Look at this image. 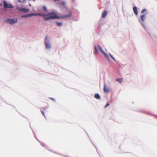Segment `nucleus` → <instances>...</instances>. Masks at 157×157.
<instances>
[{
  "mask_svg": "<svg viewBox=\"0 0 157 157\" xmlns=\"http://www.w3.org/2000/svg\"><path fill=\"white\" fill-rule=\"evenodd\" d=\"M34 14H36L34 16L39 15L41 17L45 16V17L43 18V19L45 21H48L50 19H54L57 18L59 19L60 18V17L57 16L54 12H52L47 14L41 13Z\"/></svg>",
  "mask_w": 157,
  "mask_h": 157,
  "instance_id": "obj_1",
  "label": "nucleus"
},
{
  "mask_svg": "<svg viewBox=\"0 0 157 157\" xmlns=\"http://www.w3.org/2000/svg\"><path fill=\"white\" fill-rule=\"evenodd\" d=\"M64 12L65 13V14L63 16L61 17H60V18H63L69 17H71L72 13L71 11L70 10L66 8L65 9Z\"/></svg>",
  "mask_w": 157,
  "mask_h": 157,
  "instance_id": "obj_2",
  "label": "nucleus"
},
{
  "mask_svg": "<svg viewBox=\"0 0 157 157\" xmlns=\"http://www.w3.org/2000/svg\"><path fill=\"white\" fill-rule=\"evenodd\" d=\"M17 19H10L8 18L7 19L6 21V22L7 23H9L10 24H13L15 23H16L17 22Z\"/></svg>",
  "mask_w": 157,
  "mask_h": 157,
  "instance_id": "obj_3",
  "label": "nucleus"
},
{
  "mask_svg": "<svg viewBox=\"0 0 157 157\" xmlns=\"http://www.w3.org/2000/svg\"><path fill=\"white\" fill-rule=\"evenodd\" d=\"M4 7L5 8H12L13 6L11 4H8L6 1L3 2Z\"/></svg>",
  "mask_w": 157,
  "mask_h": 157,
  "instance_id": "obj_4",
  "label": "nucleus"
},
{
  "mask_svg": "<svg viewBox=\"0 0 157 157\" xmlns=\"http://www.w3.org/2000/svg\"><path fill=\"white\" fill-rule=\"evenodd\" d=\"M47 39V36H46L45 38V44L46 45V48L47 49H49L51 48V46L48 42H47L46 40Z\"/></svg>",
  "mask_w": 157,
  "mask_h": 157,
  "instance_id": "obj_5",
  "label": "nucleus"
},
{
  "mask_svg": "<svg viewBox=\"0 0 157 157\" xmlns=\"http://www.w3.org/2000/svg\"><path fill=\"white\" fill-rule=\"evenodd\" d=\"M35 14H35L34 13L29 14L25 15H22L21 17H30L33 16H34Z\"/></svg>",
  "mask_w": 157,
  "mask_h": 157,
  "instance_id": "obj_6",
  "label": "nucleus"
},
{
  "mask_svg": "<svg viewBox=\"0 0 157 157\" xmlns=\"http://www.w3.org/2000/svg\"><path fill=\"white\" fill-rule=\"evenodd\" d=\"M103 90L104 92L108 93L109 92V88L107 85H104Z\"/></svg>",
  "mask_w": 157,
  "mask_h": 157,
  "instance_id": "obj_7",
  "label": "nucleus"
},
{
  "mask_svg": "<svg viewBox=\"0 0 157 157\" xmlns=\"http://www.w3.org/2000/svg\"><path fill=\"white\" fill-rule=\"evenodd\" d=\"M19 10L22 11H23L25 12H28L29 11V10L28 9L25 8H19Z\"/></svg>",
  "mask_w": 157,
  "mask_h": 157,
  "instance_id": "obj_8",
  "label": "nucleus"
},
{
  "mask_svg": "<svg viewBox=\"0 0 157 157\" xmlns=\"http://www.w3.org/2000/svg\"><path fill=\"white\" fill-rule=\"evenodd\" d=\"M147 13H144L141 16V20L142 21H144L145 19L146 18Z\"/></svg>",
  "mask_w": 157,
  "mask_h": 157,
  "instance_id": "obj_9",
  "label": "nucleus"
},
{
  "mask_svg": "<svg viewBox=\"0 0 157 157\" xmlns=\"http://www.w3.org/2000/svg\"><path fill=\"white\" fill-rule=\"evenodd\" d=\"M133 10L134 13L136 15H138V11H137V8L136 6L134 7H133Z\"/></svg>",
  "mask_w": 157,
  "mask_h": 157,
  "instance_id": "obj_10",
  "label": "nucleus"
},
{
  "mask_svg": "<svg viewBox=\"0 0 157 157\" xmlns=\"http://www.w3.org/2000/svg\"><path fill=\"white\" fill-rule=\"evenodd\" d=\"M107 13V12L106 11H105L102 14V18H105L106 16Z\"/></svg>",
  "mask_w": 157,
  "mask_h": 157,
  "instance_id": "obj_11",
  "label": "nucleus"
},
{
  "mask_svg": "<svg viewBox=\"0 0 157 157\" xmlns=\"http://www.w3.org/2000/svg\"><path fill=\"white\" fill-rule=\"evenodd\" d=\"M46 110V109L45 108H43L41 109V112L42 114L45 117V115L44 114V112H45Z\"/></svg>",
  "mask_w": 157,
  "mask_h": 157,
  "instance_id": "obj_12",
  "label": "nucleus"
},
{
  "mask_svg": "<svg viewBox=\"0 0 157 157\" xmlns=\"http://www.w3.org/2000/svg\"><path fill=\"white\" fill-rule=\"evenodd\" d=\"M94 98L97 99H100V96L98 94H97L94 95Z\"/></svg>",
  "mask_w": 157,
  "mask_h": 157,
  "instance_id": "obj_13",
  "label": "nucleus"
},
{
  "mask_svg": "<svg viewBox=\"0 0 157 157\" xmlns=\"http://www.w3.org/2000/svg\"><path fill=\"white\" fill-rule=\"evenodd\" d=\"M94 48L95 49L94 54H97L98 52V51L96 46H94Z\"/></svg>",
  "mask_w": 157,
  "mask_h": 157,
  "instance_id": "obj_14",
  "label": "nucleus"
},
{
  "mask_svg": "<svg viewBox=\"0 0 157 157\" xmlns=\"http://www.w3.org/2000/svg\"><path fill=\"white\" fill-rule=\"evenodd\" d=\"M98 48L99 49L102 53L104 52L103 50L102 49V48L100 45H98Z\"/></svg>",
  "mask_w": 157,
  "mask_h": 157,
  "instance_id": "obj_15",
  "label": "nucleus"
},
{
  "mask_svg": "<svg viewBox=\"0 0 157 157\" xmlns=\"http://www.w3.org/2000/svg\"><path fill=\"white\" fill-rule=\"evenodd\" d=\"M102 53L105 56L106 59H109V57L108 56V55L105 52H103Z\"/></svg>",
  "mask_w": 157,
  "mask_h": 157,
  "instance_id": "obj_16",
  "label": "nucleus"
},
{
  "mask_svg": "<svg viewBox=\"0 0 157 157\" xmlns=\"http://www.w3.org/2000/svg\"><path fill=\"white\" fill-rule=\"evenodd\" d=\"M116 80L117 82H119L120 83H121L122 82V79L120 78H117Z\"/></svg>",
  "mask_w": 157,
  "mask_h": 157,
  "instance_id": "obj_17",
  "label": "nucleus"
},
{
  "mask_svg": "<svg viewBox=\"0 0 157 157\" xmlns=\"http://www.w3.org/2000/svg\"><path fill=\"white\" fill-rule=\"evenodd\" d=\"M60 6H63L64 8H65V2H63L60 3Z\"/></svg>",
  "mask_w": 157,
  "mask_h": 157,
  "instance_id": "obj_18",
  "label": "nucleus"
},
{
  "mask_svg": "<svg viewBox=\"0 0 157 157\" xmlns=\"http://www.w3.org/2000/svg\"><path fill=\"white\" fill-rule=\"evenodd\" d=\"M57 25L58 26H61L62 25V23L61 22H56Z\"/></svg>",
  "mask_w": 157,
  "mask_h": 157,
  "instance_id": "obj_19",
  "label": "nucleus"
},
{
  "mask_svg": "<svg viewBox=\"0 0 157 157\" xmlns=\"http://www.w3.org/2000/svg\"><path fill=\"white\" fill-rule=\"evenodd\" d=\"M43 9L45 11H47V9L45 6H43Z\"/></svg>",
  "mask_w": 157,
  "mask_h": 157,
  "instance_id": "obj_20",
  "label": "nucleus"
},
{
  "mask_svg": "<svg viewBox=\"0 0 157 157\" xmlns=\"http://www.w3.org/2000/svg\"><path fill=\"white\" fill-rule=\"evenodd\" d=\"M146 10L145 9H144V10H143L142 11H141V13H144V12H145L146 11Z\"/></svg>",
  "mask_w": 157,
  "mask_h": 157,
  "instance_id": "obj_21",
  "label": "nucleus"
},
{
  "mask_svg": "<svg viewBox=\"0 0 157 157\" xmlns=\"http://www.w3.org/2000/svg\"><path fill=\"white\" fill-rule=\"evenodd\" d=\"M109 103H107V104H106V105H105V108H106L107 107H108V106H109Z\"/></svg>",
  "mask_w": 157,
  "mask_h": 157,
  "instance_id": "obj_22",
  "label": "nucleus"
},
{
  "mask_svg": "<svg viewBox=\"0 0 157 157\" xmlns=\"http://www.w3.org/2000/svg\"><path fill=\"white\" fill-rule=\"evenodd\" d=\"M50 99H52V100H53V101H55V100L53 98H50Z\"/></svg>",
  "mask_w": 157,
  "mask_h": 157,
  "instance_id": "obj_23",
  "label": "nucleus"
},
{
  "mask_svg": "<svg viewBox=\"0 0 157 157\" xmlns=\"http://www.w3.org/2000/svg\"><path fill=\"white\" fill-rule=\"evenodd\" d=\"M109 55L114 60V57L110 54H109Z\"/></svg>",
  "mask_w": 157,
  "mask_h": 157,
  "instance_id": "obj_24",
  "label": "nucleus"
},
{
  "mask_svg": "<svg viewBox=\"0 0 157 157\" xmlns=\"http://www.w3.org/2000/svg\"><path fill=\"white\" fill-rule=\"evenodd\" d=\"M109 55L114 60V57L110 54H109Z\"/></svg>",
  "mask_w": 157,
  "mask_h": 157,
  "instance_id": "obj_25",
  "label": "nucleus"
},
{
  "mask_svg": "<svg viewBox=\"0 0 157 157\" xmlns=\"http://www.w3.org/2000/svg\"><path fill=\"white\" fill-rule=\"evenodd\" d=\"M19 0V2H21V0Z\"/></svg>",
  "mask_w": 157,
  "mask_h": 157,
  "instance_id": "obj_26",
  "label": "nucleus"
},
{
  "mask_svg": "<svg viewBox=\"0 0 157 157\" xmlns=\"http://www.w3.org/2000/svg\"><path fill=\"white\" fill-rule=\"evenodd\" d=\"M73 2H74L75 0H72Z\"/></svg>",
  "mask_w": 157,
  "mask_h": 157,
  "instance_id": "obj_27",
  "label": "nucleus"
},
{
  "mask_svg": "<svg viewBox=\"0 0 157 157\" xmlns=\"http://www.w3.org/2000/svg\"><path fill=\"white\" fill-rule=\"evenodd\" d=\"M33 0V1H35V0Z\"/></svg>",
  "mask_w": 157,
  "mask_h": 157,
  "instance_id": "obj_28",
  "label": "nucleus"
},
{
  "mask_svg": "<svg viewBox=\"0 0 157 157\" xmlns=\"http://www.w3.org/2000/svg\"><path fill=\"white\" fill-rule=\"evenodd\" d=\"M30 1H31V0H29Z\"/></svg>",
  "mask_w": 157,
  "mask_h": 157,
  "instance_id": "obj_29",
  "label": "nucleus"
}]
</instances>
